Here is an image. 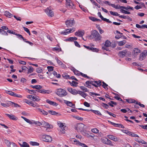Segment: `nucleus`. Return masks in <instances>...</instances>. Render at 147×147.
Segmentation results:
<instances>
[{
	"label": "nucleus",
	"mask_w": 147,
	"mask_h": 147,
	"mask_svg": "<svg viewBox=\"0 0 147 147\" xmlns=\"http://www.w3.org/2000/svg\"><path fill=\"white\" fill-rule=\"evenodd\" d=\"M107 137L109 138L114 141H117L119 140L118 138L112 135H108L107 136Z\"/></svg>",
	"instance_id": "14"
},
{
	"label": "nucleus",
	"mask_w": 147,
	"mask_h": 147,
	"mask_svg": "<svg viewBox=\"0 0 147 147\" xmlns=\"http://www.w3.org/2000/svg\"><path fill=\"white\" fill-rule=\"evenodd\" d=\"M109 12L111 15L114 16H119V14L117 12H116L110 11Z\"/></svg>",
	"instance_id": "36"
},
{
	"label": "nucleus",
	"mask_w": 147,
	"mask_h": 147,
	"mask_svg": "<svg viewBox=\"0 0 147 147\" xmlns=\"http://www.w3.org/2000/svg\"><path fill=\"white\" fill-rule=\"evenodd\" d=\"M92 51L93 52H98V49L95 48H93L92 47H91L90 48V50Z\"/></svg>",
	"instance_id": "49"
},
{
	"label": "nucleus",
	"mask_w": 147,
	"mask_h": 147,
	"mask_svg": "<svg viewBox=\"0 0 147 147\" xmlns=\"http://www.w3.org/2000/svg\"><path fill=\"white\" fill-rule=\"evenodd\" d=\"M49 113L53 115H57L58 114V113L53 111H48Z\"/></svg>",
	"instance_id": "35"
},
{
	"label": "nucleus",
	"mask_w": 147,
	"mask_h": 147,
	"mask_svg": "<svg viewBox=\"0 0 147 147\" xmlns=\"http://www.w3.org/2000/svg\"><path fill=\"white\" fill-rule=\"evenodd\" d=\"M9 103H10V105H11L12 106L14 107H20V106L18 104L15 103L13 102L10 101Z\"/></svg>",
	"instance_id": "27"
},
{
	"label": "nucleus",
	"mask_w": 147,
	"mask_h": 147,
	"mask_svg": "<svg viewBox=\"0 0 147 147\" xmlns=\"http://www.w3.org/2000/svg\"><path fill=\"white\" fill-rule=\"evenodd\" d=\"M106 112L108 114L114 117H116V115H115L108 111H107Z\"/></svg>",
	"instance_id": "60"
},
{
	"label": "nucleus",
	"mask_w": 147,
	"mask_h": 147,
	"mask_svg": "<svg viewBox=\"0 0 147 147\" xmlns=\"http://www.w3.org/2000/svg\"><path fill=\"white\" fill-rule=\"evenodd\" d=\"M102 142L105 144L111 145V142L108 139L105 138L102 140Z\"/></svg>",
	"instance_id": "17"
},
{
	"label": "nucleus",
	"mask_w": 147,
	"mask_h": 147,
	"mask_svg": "<svg viewBox=\"0 0 147 147\" xmlns=\"http://www.w3.org/2000/svg\"><path fill=\"white\" fill-rule=\"evenodd\" d=\"M90 19L93 21H96V18L93 17H89Z\"/></svg>",
	"instance_id": "59"
},
{
	"label": "nucleus",
	"mask_w": 147,
	"mask_h": 147,
	"mask_svg": "<svg viewBox=\"0 0 147 147\" xmlns=\"http://www.w3.org/2000/svg\"><path fill=\"white\" fill-rule=\"evenodd\" d=\"M56 94L60 97H62L66 96L67 92L64 89L61 88H59L56 90Z\"/></svg>",
	"instance_id": "2"
},
{
	"label": "nucleus",
	"mask_w": 147,
	"mask_h": 147,
	"mask_svg": "<svg viewBox=\"0 0 147 147\" xmlns=\"http://www.w3.org/2000/svg\"><path fill=\"white\" fill-rule=\"evenodd\" d=\"M30 144L32 146H38L39 145V143L36 142H30Z\"/></svg>",
	"instance_id": "42"
},
{
	"label": "nucleus",
	"mask_w": 147,
	"mask_h": 147,
	"mask_svg": "<svg viewBox=\"0 0 147 147\" xmlns=\"http://www.w3.org/2000/svg\"><path fill=\"white\" fill-rule=\"evenodd\" d=\"M71 85L75 87L76 86V85L78 84V83L74 81H73L71 82H70Z\"/></svg>",
	"instance_id": "45"
},
{
	"label": "nucleus",
	"mask_w": 147,
	"mask_h": 147,
	"mask_svg": "<svg viewBox=\"0 0 147 147\" xmlns=\"http://www.w3.org/2000/svg\"><path fill=\"white\" fill-rule=\"evenodd\" d=\"M46 102H47L50 105L53 106H57L58 105V104L56 103V102H54L52 101H51V100L48 99L46 101Z\"/></svg>",
	"instance_id": "20"
},
{
	"label": "nucleus",
	"mask_w": 147,
	"mask_h": 147,
	"mask_svg": "<svg viewBox=\"0 0 147 147\" xmlns=\"http://www.w3.org/2000/svg\"><path fill=\"white\" fill-rule=\"evenodd\" d=\"M111 42L108 40H106L105 43V46L106 47H109L111 46Z\"/></svg>",
	"instance_id": "31"
},
{
	"label": "nucleus",
	"mask_w": 147,
	"mask_h": 147,
	"mask_svg": "<svg viewBox=\"0 0 147 147\" xmlns=\"http://www.w3.org/2000/svg\"><path fill=\"white\" fill-rule=\"evenodd\" d=\"M92 131L94 133L97 134L99 132V130L96 128H94L92 129Z\"/></svg>",
	"instance_id": "43"
},
{
	"label": "nucleus",
	"mask_w": 147,
	"mask_h": 147,
	"mask_svg": "<svg viewBox=\"0 0 147 147\" xmlns=\"http://www.w3.org/2000/svg\"><path fill=\"white\" fill-rule=\"evenodd\" d=\"M73 72L74 73V74L77 75L79 76L80 75V73L81 72H80L78 70L76 69H73Z\"/></svg>",
	"instance_id": "38"
},
{
	"label": "nucleus",
	"mask_w": 147,
	"mask_h": 147,
	"mask_svg": "<svg viewBox=\"0 0 147 147\" xmlns=\"http://www.w3.org/2000/svg\"><path fill=\"white\" fill-rule=\"evenodd\" d=\"M126 42L125 40H123L119 42H118V44L119 46H122L124 45L126 43Z\"/></svg>",
	"instance_id": "32"
},
{
	"label": "nucleus",
	"mask_w": 147,
	"mask_h": 147,
	"mask_svg": "<svg viewBox=\"0 0 147 147\" xmlns=\"http://www.w3.org/2000/svg\"><path fill=\"white\" fill-rule=\"evenodd\" d=\"M41 136L42 140L44 141L50 142L52 141V138L49 136L42 135Z\"/></svg>",
	"instance_id": "6"
},
{
	"label": "nucleus",
	"mask_w": 147,
	"mask_h": 147,
	"mask_svg": "<svg viewBox=\"0 0 147 147\" xmlns=\"http://www.w3.org/2000/svg\"><path fill=\"white\" fill-rule=\"evenodd\" d=\"M32 100L34 101H38L40 100L38 96H32Z\"/></svg>",
	"instance_id": "22"
},
{
	"label": "nucleus",
	"mask_w": 147,
	"mask_h": 147,
	"mask_svg": "<svg viewBox=\"0 0 147 147\" xmlns=\"http://www.w3.org/2000/svg\"><path fill=\"white\" fill-rule=\"evenodd\" d=\"M46 91H47L44 89H42L38 91L39 92L42 93H47Z\"/></svg>",
	"instance_id": "57"
},
{
	"label": "nucleus",
	"mask_w": 147,
	"mask_h": 147,
	"mask_svg": "<svg viewBox=\"0 0 147 147\" xmlns=\"http://www.w3.org/2000/svg\"><path fill=\"white\" fill-rule=\"evenodd\" d=\"M42 71V69L40 67H39L36 69V72L38 73H40Z\"/></svg>",
	"instance_id": "56"
},
{
	"label": "nucleus",
	"mask_w": 147,
	"mask_h": 147,
	"mask_svg": "<svg viewBox=\"0 0 147 147\" xmlns=\"http://www.w3.org/2000/svg\"><path fill=\"white\" fill-rule=\"evenodd\" d=\"M62 76L66 78V79H69V76L67 74H64L62 75Z\"/></svg>",
	"instance_id": "55"
},
{
	"label": "nucleus",
	"mask_w": 147,
	"mask_h": 147,
	"mask_svg": "<svg viewBox=\"0 0 147 147\" xmlns=\"http://www.w3.org/2000/svg\"><path fill=\"white\" fill-rule=\"evenodd\" d=\"M5 115L8 116L10 119L13 120H16L18 119L17 117L13 115L5 114Z\"/></svg>",
	"instance_id": "16"
},
{
	"label": "nucleus",
	"mask_w": 147,
	"mask_h": 147,
	"mask_svg": "<svg viewBox=\"0 0 147 147\" xmlns=\"http://www.w3.org/2000/svg\"><path fill=\"white\" fill-rule=\"evenodd\" d=\"M102 20L105 21L108 23H111L112 22L111 21L109 20V19H107L106 18H104V17L102 19Z\"/></svg>",
	"instance_id": "52"
},
{
	"label": "nucleus",
	"mask_w": 147,
	"mask_h": 147,
	"mask_svg": "<svg viewBox=\"0 0 147 147\" xmlns=\"http://www.w3.org/2000/svg\"><path fill=\"white\" fill-rule=\"evenodd\" d=\"M24 102L34 107H40V105L36 102L34 103L31 100H28L25 99L24 100Z\"/></svg>",
	"instance_id": "4"
},
{
	"label": "nucleus",
	"mask_w": 147,
	"mask_h": 147,
	"mask_svg": "<svg viewBox=\"0 0 147 147\" xmlns=\"http://www.w3.org/2000/svg\"><path fill=\"white\" fill-rule=\"evenodd\" d=\"M90 110L93 112L94 113H95V114L99 115H101V114L98 111L94 110L92 109Z\"/></svg>",
	"instance_id": "37"
},
{
	"label": "nucleus",
	"mask_w": 147,
	"mask_h": 147,
	"mask_svg": "<svg viewBox=\"0 0 147 147\" xmlns=\"http://www.w3.org/2000/svg\"><path fill=\"white\" fill-rule=\"evenodd\" d=\"M66 5L68 8H72L74 5L72 1L71 0H66Z\"/></svg>",
	"instance_id": "11"
},
{
	"label": "nucleus",
	"mask_w": 147,
	"mask_h": 147,
	"mask_svg": "<svg viewBox=\"0 0 147 147\" xmlns=\"http://www.w3.org/2000/svg\"><path fill=\"white\" fill-rule=\"evenodd\" d=\"M80 88L83 90L84 92H88V90L85 87L83 86H80Z\"/></svg>",
	"instance_id": "34"
},
{
	"label": "nucleus",
	"mask_w": 147,
	"mask_h": 147,
	"mask_svg": "<svg viewBox=\"0 0 147 147\" xmlns=\"http://www.w3.org/2000/svg\"><path fill=\"white\" fill-rule=\"evenodd\" d=\"M7 93L9 94V95H10L11 96H14L15 93V92H14L12 91H8L7 92Z\"/></svg>",
	"instance_id": "51"
},
{
	"label": "nucleus",
	"mask_w": 147,
	"mask_h": 147,
	"mask_svg": "<svg viewBox=\"0 0 147 147\" xmlns=\"http://www.w3.org/2000/svg\"><path fill=\"white\" fill-rule=\"evenodd\" d=\"M79 94L84 98H85V97L87 96V94L86 93L80 90L77 91L76 94Z\"/></svg>",
	"instance_id": "19"
},
{
	"label": "nucleus",
	"mask_w": 147,
	"mask_h": 147,
	"mask_svg": "<svg viewBox=\"0 0 147 147\" xmlns=\"http://www.w3.org/2000/svg\"><path fill=\"white\" fill-rule=\"evenodd\" d=\"M57 123L58 126L61 128H63L64 129L65 127V126H64L65 124L62 123L59 121L57 122Z\"/></svg>",
	"instance_id": "25"
},
{
	"label": "nucleus",
	"mask_w": 147,
	"mask_h": 147,
	"mask_svg": "<svg viewBox=\"0 0 147 147\" xmlns=\"http://www.w3.org/2000/svg\"><path fill=\"white\" fill-rule=\"evenodd\" d=\"M146 57V56H145L144 55L143 53L142 52L141 53L139 57V59L140 61L143 60Z\"/></svg>",
	"instance_id": "29"
},
{
	"label": "nucleus",
	"mask_w": 147,
	"mask_h": 147,
	"mask_svg": "<svg viewBox=\"0 0 147 147\" xmlns=\"http://www.w3.org/2000/svg\"><path fill=\"white\" fill-rule=\"evenodd\" d=\"M67 90L71 94L76 95L77 91L74 89H73L72 88L68 87L67 88Z\"/></svg>",
	"instance_id": "15"
},
{
	"label": "nucleus",
	"mask_w": 147,
	"mask_h": 147,
	"mask_svg": "<svg viewBox=\"0 0 147 147\" xmlns=\"http://www.w3.org/2000/svg\"><path fill=\"white\" fill-rule=\"evenodd\" d=\"M116 9H122V8L123 9V6H121L120 5H116L115 8Z\"/></svg>",
	"instance_id": "54"
},
{
	"label": "nucleus",
	"mask_w": 147,
	"mask_h": 147,
	"mask_svg": "<svg viewBox=\"0 0 147 147\" xmlns=\"http://www.w3.org/2000/svg\"><path fill=\"white\" fill-rule=\"evenodd\" d=\"M78 143H79V145L82 146V147H88L87 146L84 144L81 143L80 142Z\"/></svg>",
	"instance_id": "53"
},
{
	"label": "nucleus",
	"mask_w": 147,
	"mask_h": 147,
	"mask_svg": "<svg viewBox=\"0 0 147 147\" xmlns=\"http://www.w3.org/2000/svg\"><path fill=\"white\" fill-rule=\"evenodd\" d=\"M134 54H137L140 52V50L137 48H135L134 50Z\"/></svg>",
	"instance_id": "40"
},
{
	"label": "nucleus",
	"mask_w": 147,
	"mask_h": 147,
	"mask_svg": "<svg viewBox=\"0 0 147 147\" xmlns=\"http://www.w3.org/2000/svg\"><path fill=\"white\" fill-rule=\"evenodd\" d=\"M90 1L92 3L94 4L95 5L97 6L98 8L100 7V6L96 3L93 0H90Z\"/></svg>",
	"instance_id": "47"
},
{
	"label": "nucleus",
	"mask_w": 147,
	"mask_h": 147,
	"mask_svg": "<svg viewBox=\"0 0 147 147\" xmlns=\"http://www.w3.org/2000/svg\"><path fill=\"white\" fill-rule=\"evenodd\" d=\"M47 69H48V71H51L53 70V66H48L47 67Z\"/></svg>",
	"instance_id": "50"
},
{
	"label": "nucleus",
	"mask_w": 147,
	"mask_h": 147,
	"mask_svg": "<svg viewBox=\"0 0 147 147\" xmlns=\"http://www.w3.org/2000/svg\"><path fill=\"white\" fill-rule=\"evenodd\" d=\"M89 38L92 39L94 38L95 40H99L102 38L100 34L96 30H93L91 32V35L88 36Z\"/></svg>",
	"instance_id": "1"
},
{
	"label": "nucleus",
	"mask_w": 147,
	"mask_h": 147,
	"mask_svg": "<svg viewBox=\"0 0 147 147\" xmlns=\"http://www.w3.org/2000/svg\"><path fill=\"white\" fill-rule=\"evenodd\" d=\"M5 142L7 146H10V145H11V144L10 142L8 140H5Z\"/></svg>",
	"instance_id": "48"
},
{
	"label": "nucleus",
	"mask_w": 147,
	"mask_h": 147,
	"mask_svg": "<svg viewBox=\"0 0 147 147\" xmlns=\"http://www.w3.org/2000/svg\"><path fill=\"white\" fill-rule=\"evenodd\" d=\"M42 127H44L46 128V130L47 131H49V130L51 129L52 127V126L51 125L48 123L44 121H42Z\"/></svg>",
	"instance_id": "7"
},
{
	"label": "nucleus",
	"mask_w": 147,
	"mask_h": 147,
	"mask_svg": "<svg viewBox=\"0 0 147 147\" xmlns=\"http://www.w3.org/2000/svg\"><path fill=\"white\" fill-rule=\"evenodd\" d=\"M87 84L91 83V84L96 87H97V86H100L101 85V82L100 80L98 81H88L86 82Z\"/></svg>",
	"instance_id": "5"
},
{
	"label": "nucleus",
	"mask_w": 147,
	"mask_h": 147,
	"mask_svg": "<svg viewBox=\"0 0 147 147\" xmlns=\"http://www.w3.org/2000/svg\"><path fill=\"white\" fill-rule=\"evenodd\" d=\"M84 33V31L83 30H79L78 31L76 32L75 35L76 36H79L82 37Z\"/></svg>",
	"instance_id": "12"
},
{
	"label": "nucleus",
	"mask_w": 147,
	"mask_h": 147,
	"mask_svg": "<svg viewBox=\"0 0 147 147\" xmlns=\"http://www.w3.org/2000/svg\"><path fill=\"white\" fill-rule=\"evenodd\" d=\"M19 145L21 147H29V144L25 142H23L22 144L19 143Z\"/></svg>",
	"instance_id": "24"
},
{
	"label": "nucleus",
	"mask_w": 147,
	"mask_h": 147,
	"mask_svg": "<svg viewBox=\"0 0 147 147\" xmlns=\"http://www.w3.org/2000/svg\"><path fill=\"white\" fill-rule=\"evenodd\" d=\"M4 15L7 17L11 18L13 16V15L8 11H6L4 13Z\"/></svg>",
	"instance_id": "28"
},
{
	"label": "nucleus",
	"mask_w": 147,
	"mask_h": 147,
	"mask_svg": "<svg viewBox=\"0 0 147 147\" xmlns=\"http://www.w3.org/2000/svg\"><path fill=\"white\" fill-rule=\"evenodd\" d=\"M41 114L44 115H47L48 114V113L43 110H42V112Z\"/></svg>",
	"instance_id": "63"
},
{
	"label": "nucleus",
	"mask_w": 147,
	"mask_h": 147,
	"mask_svg": "<svg viewBox=\"0 0 147 147\" xmlns=\"http://www.w3.org/2000/svg\"><path fill=\"white\" fill-rule=\"evenodd\" d=\"M76 128L78 132H83L84 129V125L83 123H78L77 124Z\"/></svg>",
	"instance_id": "3"
},
{
	"label": "nucleus",
	"mask_w": 147,
	"mask_h": 147,
	"mask_svg": "<svg viewBox=\"0 0 147 147\" xmlns=\"http://www.w3.org/2000/svg\"><path fill=\"white\" fill-rule=\"evenodd\" d=\"M45 12L49 17H52L54 15V13L50 7L47 8L45 10Z\"/></svg>",
	"instance_id": "9"
},
{
	"label": "nucleus",
	"mask_w": 147,
	"mask_h": 147,
	"mask_svg": "<svg viewBox=\"0 0 147 147\" xmlns=\"http://www.w3.org/2000/svg\"><path fill=\"white\" fill-rule=\"evenodd\" d=\"M127 51L126 50H123V51L119 52L118 55L119 56L121 57H123L126 54Z\"/></svg>",
	"instance_id": "13"
},
{
	"label": "nucleus",
	"mask_w": 147,
	"mask_h": 147,
	"mask_svg": "<svg viewBox=\"0 0 147 147\" xmlns=\"http://www.w3.org/2000/svg\"><path fill=\"white\" fill-rule=\"evenodd\" d=\"M0 33L2 34H3L5 35H7L8 34L7 32L3 30H2L1 29L0 30Z\"/></svg>",
	"instance_id": "39"
},
{
	"label": "nucleus",
	"mask_w": 147,
	"mask_h": 147,
	"mask_svg": "<svg viewBox=\"0 0 147 147\" xmlns=\"http://www.w3.org/2000/svg\"><path fill=\"white\" fill-rule=\"evenodd\" d=\"M33 68L32 66H30L29 68L28 69V74H29L32 73L33 71Z\"/></svg>",
	"instance_id": "46"
},
{
	"label": "nucleus",
	"mask_w": 147,
	"mask_h": 147,
	"mask_svg": "<svg viewBox=\"0 0 147 147\" xmlns=\"http://www.w3.org/2000/svg\"><path fill=\"white\" fill-rule=\"evenodd\" d=\"M102 83L103 84L102 85V87L106 90L108 89V88L107 87L108 86V85L105 83L104 82H103Z\"/></svg>",
	"instance_id": "44"
},
{
	"label": "nucleus",
	"mask_w": 147,
	"mask_h": 147,
	"mask_svg": "<svg viewBox=\"0 0 147 147\" xmlns=\"http://www.w3.org/2000/svg\"><path fill=\"white\" fill-rule=\"evenodd\" d=\"M75 30V28L74 27L69 29H67L65 30L63 32H62V34L65 35H66L69 33L73 32Z\"/></svg>",
	"instance_id": "10"
},
{
	"label": "nucleus",
	"mask_w": 147,
	"mask_h": 147,
	"mask_svg": "<svg viewBox=\"0 0 147 147\" xmlns=\"http://www.w3.org/2000/svg\"><path fill=\"white\" fill-rule=\"evenodd\" d=\"M120 11L121 12L123 13H124L126 14H129L130 13V12H128L125 10L123 9H121L120 10Z\"/></svg>",
	"instance_id": "41"
},
{
	"label": "nucleus",
	"mask_w": 147,
	"mask_h": 147,
	"mask_svg": "<svg viewBox=\"0 0 147 147\" xmlns=\"http://www.w3.org/2000/svg\"><path fill=\"white\" fill-rule=\"evenodd\" d=\"M33 124H35L37 125L40 126L42 125V121L41 122H40L39 121H34Z\"/></svg>",
	"instance_id": "33"
},
{
	"label": "nucleus",
	"mask_w": 147,
	"mask_h": 147,
	"mask_svg": "<svg viewBox=\"0 0 147 147\" xmlns=\"http://www.w3.org/2000/svg\"><path fill=\"white\" fill-rule=\"evenodd\" d=\"M70 140L73 143L79 145V143L78 142H80L78 141L75 138H71L70 139Z\"/></svg>",
	"instance_id": "23"
},
{
	"label": "nucleus",
	"mask_w": 147,
	"mask_h": 147,
	"mask_svg": "<svg viewBox=\"0 0 147 147\" xmlns=\"http://www.w3.org/2000/svg\"><path fill=\"white\" fill-rule=\"evenodd\" d=\"M127 134L129 135L130 136L132 137H139L138 136L135 134V133H132L131 132L128 131Z\"/></svg>",
	"instance_id": "21"
},
{
	"label": "nucleus",
	"mask_w": 147,
	"mask_h": 147,
	"mask_svg": "<svg viewBox=\"0 0 147 147\" xmlns=\"http://www.w3.org/2000/svg\"><path fill=\"white\" fill-rule=\"evenodd\" d=\"M14 96L20 98H22V96L21 95L19 94H18L16 93H15V94Z\"/></svg>",
	"instance_id": "62"
},
{
	"label": "nucleus",
	"mask_w": 147,
	"mask_h": 147,
	"mask_svg": "<svg viewBox=\"0 0 147 147\" xmlns=\"http://www.w3.org/2000/svg\"><path fill=\"white\" fill-rule=\"evenodd\" d=\"M116 126L121 127L122 128H124V126L123 125L120 124H116Z\"/></svg>",
	"instance_id": "61"
},
{
	"label": "nucleus",
	"mask_w": 147,
	"mask_h": 147,
	"mask_svg": "<svg viewBox=\"0 0 147 147\" xmlns=\"http://www.w3.org/2000/svg\"><path fill=\"white\" fill-rule=\"evenodd\" d=\"M140 143H141L142 144H146L147 143L145 141H144V140H142L140 139V142H139Z\"/></svg>",
	"instance_id": "64"
},
{
	"label": "nucleus",
	"mask_w": 147,
	"mask_h": 147,
	"mask_svg": "<svg viewBox=\"0 0 147 147\" xmlns=\"http://www.w3.org/2000/svg\"><path fill=\"white\" fill-rule=\"evenodd\" d=\"M31 87L33 88H35L37 89H40L42 88V86L40 85H36L35 86L31 85Z\"/></svg>",
	"instance_id": "26"
},
{
	"label": "nucleus",
	"mask_w": 147,
	"mask_h": 147,
	"mask_svg": "<svg viewBox=\"0 0 147 147\" xmlns=\"http://www.w3.org/2000/svg\"><path fill=\"white\" fill-rule=\"evenodd\" d=\"M10 101H8L7 103L5 104L3 103H1V105L3 107H9L10 106Z\"/></svg>",
	"instance_id": "30"
},
{
	"label": "nucleus",
	"mask_w": 147,
	"mask_h": 147,
	"mask_svg": "<svg viewBox=\"0 0 147 147\" xmlns=\"http://www.w3.org/2000/svg\"><path fill=\"white\" fill-rule=\"evenodd\" d=\"M55 59L56 60L58 64L60 65L62 64V62L61 61L59 60L57 58H56Z\"/></svg>",
	"instance_id": "58"
},
{
	"label": "nucleus",
	"mask_w": 147,
	"mask_h": 147,
	"mask_svg": "<svg viewBox=\"0 0 147 147\" xmlns=\"http://www.w3.org/2000/svg\"><path fill=\"white\" fill-rule=\"evenodd\" d=\"M64 102L65 103H66L67 106L73 108H75V105L73 104L71 102L67 100H65Z\"/></svg>",
	"instance_id": "18"
},
{
	"label": "nucleus",
	"mask_w": 147,
	"mask_h": 147,
	"mask_svg": "<svg viewBox=\"0 0 147 147\" xmlns=\"http://www.w3.org/2000/svg\"><path fill=\"white\" fill-rule=\"evenodd\" d=\"M75 23L74 20H67L65 22V24L67 27L69 28L73 26Z\"/></svg>",
	"instance_id": "8"
}]
</instances>
